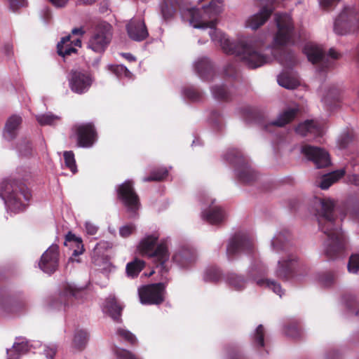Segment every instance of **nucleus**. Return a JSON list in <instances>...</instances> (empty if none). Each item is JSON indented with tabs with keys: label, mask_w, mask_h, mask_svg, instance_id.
Masks as SVG:
<instances>
[{
	"label": "nucleus",
	"mask_w": 359,
	"mask_h": 359,
	"mask_svg": "<svg viewBox=\"0 0 359 359\" xmlns=\"http://www.w3.org/2000/svg\"><path fill=\"white\" fill-rule=\"evenodd\" d=\"M118 196L128 210L135 212L140 207V202L137 195L134 191L133 182L126 180L121 184L118 189Z\"/></svg>",
	"instance_id": "14"
},
{
	"label": "nucleus",
	"mask_w": 359,
	"mask_h": 359,
	"mask_svg": "<svg viewBox=\"0 0 359 359\" xmlns=\"http://www.w3.org/2000/svg\"><path fill=\"white\" fill-rule=\"evenodd\" d=\"M7 358L6 359H20V355L16 351H13V347L11 348H8L6 350Z\"/></svg>",
	"instance_id": "57"
},
{
	"label": "nucleus",
	"mask_w": 359,
	"mask_h": 359,
	"mask_svg": "<svg viewBox=\"0 0 359 359\" xmlns=\"http://www.w3.org/2000/svg\"><path fill=\"white\" fill-rule=\"evenodd\" d=\"M262 6L260 11L248 18L245 26L252 29H257L263 25L274 10L273 4L275 0H258Z\"/></svg>",
	"instance_id": "12"
},
{
	"label": "nucleus",
	"mask_w": 359,
	"mask_h": 359,
	"mask_svg": "<svg viewBox=\"0 0 359 359\" xmlns=\"http://www.w3.org/2000/svg\"><path fill=\"white\" fill-rule=\"evenodd\" d=\"M226 76L231 77L234 76L236 74V70L233 65H229L224 69Z\"/></svg>",
	"instance_id": "56"
},
{
	"label": "nucleus",
	"mask_w": 359,
	"mask_h": 359,
	"mask_svg": "<svg viewBox=\"0 0 359 359\" xmlns=\"http://www.w3.org/2000/svg\"><path fill=\"white\" fill-rule=\"evenodd\" d=\"M226 159L236 164V173L238 180L243 183H250L257 178V174L248 163L243 159L242 154L237 150L232 149L226 154Z\"/></svg>",
	"instance_id": "8"
},
{
	"label": "nucleus",
	"mask_w": 359,
	"mask_h": 359,
	"mask_svg": "<svg viewBox=\"0 0 359 359\" xmlns=\"http://www.w3.org/2000/svg\"><path fill=\"white\" fill-rule=\"evenodd\" d=\"M277 81L280 86L287 89L295 88L299 85V81L286 72L279 74Z\"/></svg>",
	"instance_id": "35"
},
{
	"label": "nucleus",
	"mask_w": 359,
	"mask_h": 359,
	"mask_svg": "<svg viewBox=\"0 0 359 359\" xmlns=\"http://www.w3.org/2000/svg\"><path fill=\"white\" fill-rule=\"evenodd\" d=\"M184 95L189 99L196 101L200 99L201 93L194 88H188L184 90Z\"/></svg>",
	"instance_id": "50"
},
{
	"label": "nucleus",
	"mask_w": 359,
	"mask_h": 359,
	"mask_svg": "<svg viewBox=\"0 0 359 359\" xmlns=\"http://www.w3.org/2000/svg\"><path fill=\"white\" fill-rule=\"evenodd\" d=\"M44 353L48 359H53L56 353V348L54 346H46L44 349Z\"/></svg>",
	"instance_id": "54"
},
{
	"label": "nucleus",
	"mask_w": 359,
	"mask_h": 359,
	"mask_svg": "<svg viewBox=\"0 0 359 359\" xmlns=\"http://www.w3.org/2000/svg\"><path fill=\"white\" fill-rule=\"evenodd\" d=\"M86 231L88 234L93 236L96 234L98 226L91 222H86L85 223Z\"/></svg>",
	"instance_id": "51"
},
{
	"label": "nucleus",
	"mask_w": 359,
	"mask_h": 359,
	"mask_svg": "<svg viewBox=\"0 0 359 359\" xmlns=\"http://www.w3.org/2000/svg\"><path fill=\"white\" fill-rule=\"evenodd\" d=\"M13 351H16L20 355L29 351L28 344L22 339H18L13 345Z\"/></svg>",
	"instance_id": "44"
},
{
	"label": "nucleus",
	"mask_w": 359,
	"mask_h": 359,
	"mask_svg": "<svg viewBox=\"0 0 359 359\" xmlns=\"http://www.w3.org/2000/svg\"><path fill=\"white\" fill-rule=\"evenodd\" d=\"M50 2L55 6L58 8L64 7L69 0H50Z\"/></svg>",
	"instance_id": "61"
},
{
	"label": "nucleus",
	"mask_w": 359,
	"mask_h": 359,
	"mask_svg": "<svg viewBox=\"0 0 359 359\" xmlns=\"http://www.w3.org/2000/svg\"><path fill=\"white\" fill-rule=\"evenodd\" d=\"M161 11L162 16L165 20L170 19L175 13L173 6L168 1H165L161 5Z\"/></svg>",
	"instance_id": "43"
},
{
	"label": "nucleus",
	"mask_w": 359,
	"mask_h": 359,
	"mask_svg": "<svg viewBox=\"0 0 359 359\" xmlns=\"http://www.w3.org/2000/svg\"><path fill=\"white\" fill-rule=\"evenodd\" d=\"M21 122L22 118L20 116L13 115L11 116L6 123L4 137L8 140L13 139L17 134V130Z\"/></svg>",
	"instance_id": "30"
},
{
	"label": "nucleus",
	"mask_w": 359,
	"mask_h": 359,
	"mask_svg": "<svg viewBox=\"0 0 359 359\" xmlns=\"http://www.w3.org/2000/svg\"><path fill=\"white\" fill-rule=\"evenodd\" d=\"M248 280V278L245 279L243 276L236 273H229L225 276L226 283L236 291L243 290L247 286Z\"/></svg>",
	"instance_id": "29"
},
{
	"label": "nucleus",
	"mask_w": 359,
	"mask_h": 359,
	"mask_svg": "<svg viewBox=\"0 0 359 359\" xmlns=\"http://www.w3.org/2000/svg\"><path fill=\"white\" fill-rule=\"evenodd\" d=\"M59 248L57 245H51L41 256L39 267L44 273L52 274L59 266Z\"/></svg>",
	"instance_id": "13"
},
{
	"label": "nucleus",
	"mask_w": 359,
	"mask_h": 359,
	"mask_svg": "<svg viewBox=\"0 0 359 359\" xmlns=\"http://www.w3.org/2000/svg\"><path fill=\"white\" fill-rule=\"evenodd\" d=\"M0 197L8 211L18 213L25 209L32 194L23 183L5 180L0 185Z\"/></svg>",
	"instance_id": "4"
},
{
	"label": "nucleus",
	"mask_w": 359,
	"mask_h": 359,
	"mask_svg": "<svg viewBox=\"0 0 359 359\" xmlns=\"http://www.w3.org/2000/svg\"><path fill=\"white\" fill-rule=\"evenodd\" d=\"M229 359H243L240 355H238L237 353L229 354Z\"/></svg>",
	"instance_id": "64"
},
{
	"label": "nucleus",
	"mask_w": 359,
	"mask_h": 359,
	"mask_svg": "<svg viewBox=\"0 0 359 359\" xmlns=\"http://www.w3.org/2000/svg\"><path fill=\"white\" fill-rule=\"evenodd\" d=\"M158 238L159 234L157 232L145 235L140 241L138 250L142 255L152 257L156 262V271H153L150 274L158 273L162 280H168V248L165 241H161L156 245Z\"/></svg>",
	"instance_id": "3"
},
{
	"label": "nucleus",
	"mask_w": 359,
	"mask_h": 359,
	"mask_svg": "<svg viewBox=\"0 0 359 359\" xmlns=\"http://www.w3.org/2000/svg\"><path fill=\"white\" fill-rule=\"evenodd\" d=\"M348 182L359 187V175H351L348 177Z\"/></svg>",
	"instance_id": "60"
},
{
	"label": "nucleus",
	"mask_w": 359,
	"mask_h": 359,
	"mask_svg": "<svg viewBox=\"0 0 359 359\" xmlns=\"http://www.w3.org/2000/svg\"><path fill=\"white\" fill-rule=\"evenodd\" d=\"M69 86L71 90L76 94H83L91 87L94 78L83 70H72L68 76Z\"/></svg>",
	"instance_id": "10"
},
{
	"label": "nucleus",
	"mask_w": 359,
	"mask_h": 359,
	"mask_svg": "<svg viewBox=\"0 0 359 359\" xmlns=\"http://www.w3.org/2000/svg\"><path fill=\"white\" fill-rule=\"evenodd\" d=\"M112 38V27L107 22L97 23L88 41V47L95 53H103Z\"/></svg>",
	"instance_id": "6"
},
{
	"label": "nucleus",
	"mask_w": 359,
	"mask_h": 359,
	"mask_svg": "<svg viewBox=\"0 0 359 359\" xmlns=\"http://www.w3.org/2000/svg\"><path fill=\"white\" fill-rule=\"evenodd\" d=\"M266 273V266L260 261H255L248 268V278L255 281L258 286L271 290L281 297L284 294V290L280 284L276 280L264 278Z\"/></svg>",
	"instance_id": "5"
},
{
	"label": "nucleus",
	"mask_w": 359,
	"mask_h": 359,
	"mask_svg": "<svg viewBox=\"0 0 359 359\" xmlns=\"http://www.w3.org/2000/svg\"><path fill=\"white\" fill-rule=\"evenodd\" d=\"M319 281L325 287L330 286L334 281V276L331 273H323L320 276Z\"/></svg>",
	"instance_id": "49"
},
{
	"label": "nucleus",
	"mask_w": 359,
	"mask_h": 359,
	"mask_svg": "<svg viewBox=\"0 0 359 359\" xmlns=\"http://www.w3.org/2000/svg\"><path fill=\"white\" fill-rule=\"evenodd\" d=\"M334 30L339 35H344L359 30V13L352 9L344 10L335 20Z\"/></svg>",
	"instance_id": "7"
},
{
	"label": "nucleus",
	"mask_w": 359,
	"mask_h": 359,
	"mask_svg": "<svg viewBox=\"0 0 359 359\" xmlns=\"http://www.w3.org/2000/svg\"><path fill=\"white\" fill-rule=\"evenodd\" d=\"M347 267L350 273H358L359 271V255H353L350 257Z\"/></svg>",
	"instance_id": "46"
},
{
	"label": "nucleus",
	"mask_w": 359,
	"mask_h": 359,
	"mask_svg": "<svg viewBox=\"0 0 359 359\" xmlns=\"http://www.w3.org/2000/svg\"><path fill=\"white\" fill-rule=\"evenodd\" d=\"M168 171L165 168H161L158 171H154L152 172L151 176L147 177H144L143 181L144 182H149V181H160L165 178L168 175Z\"/></svg>",
	"instance_id": "42"
},
{
	"label": "nucleus",
	"mask_w": 359,
	"mask_h": 359,
	"mask_svg": "<svg viewBox=\"0 0 359 359\" xmlns=\"http://www.w3.org/2000/svg\"><path fill=\"white\" fill-rule=\"evenodd\" d=\"M327 56L332 60H336L339 57V54L334 49H330Z\"/></svg>",
	"instance_id": "62"
},
{
	"label": "nucleus",
	"mask_w": 359,
	"mask_h": 359,
	"mask_svg": "<svg viewBox=\"0 0 359 359\" xmlns=\"http://www.w3.org/2000/svg\"><path fill=\"white\" fill-rule=\"evenodd\" d=\"M84 291L81 288L77 287L73 283H65L62 285L60 300L63 302L60 306L54 305L58 309H64L65 310L69 306V302H72V299H79L83 297Z\"/></svg>",
	"instance_id": "18"
},
{
	"label": "nucleus",
	"mask_w": 359,
	"mask_h": 359,
	"mask_svg": "<svg viewBox=\"0 0 359 359\" xmlns=\"http://www.w3.org/2000/svg\"><path fill=\"white\" fill-rule=\"evenodd\" d=\"M165 284L163 283L144 285L138 289L142 304H160L164 301Z\"/></svg>",
	"instance_id": "9"
},
{
	"label": "nucleus",
	"mask_w": 359,
	"mask_h": 359,
	"mask_svg": "<svg viewBox=\"0 0 359 359\" xmlns=\"http://www.w3.org/2000/svg\"><path fill=\"white\" fill-rule=\"evenodd\" d=\"M286 241L285 233L282 232L276 233L271 242V250L276 253L285 251L286 250Z\"/></svg>",
	"instance_id": "34"
},
{
	"label": "nucleus",
	"mask_w": 359,
	"mask_h": 359,
	"mask_svg": "<svg viewBox=\"0 0 359 359\" xmlns=\"http://www.w3.org/2000/svg\"><path fill=\"white\" fill-rule=\"evenodd\" d=\"M108 69L111 71L118 77H126L128 79L132 78V73L123 65H108Z\"/></svg>",
	"instance_id": "39"
},
{
	"label": "nucleus",
	"mask_w": 359,
	"mask_h": 359,
	"mask_svg": "<svg viewBox=\"0 0 359 359\" xmlns=\"http://www.w3.org/2000/svg\"><path fill=\"white\" fill-rule=\"evenodd\" d=\"M346 173L345 169L337 170L322 176L318 182V186L321 189H327L334 183L337 182Z\"/></svg>",
	"instance_id": "27"
},
{
	"label": "nucleus",
	"mask_w": 359,
	"mask_h": 359,
	"mask_svg": "<svg viewBox=\"0 0 359 359\" xmlns=\"http://www.w3.org/2000/svg\"><path fill=\"white\" fill-rule=\"evenodd\" d=\"M122 309L123 306L112 296L107 298L102 305L103 312L116 321H118L120 319Z\"/></svg>",
	"instance_id": "25"
},
{
	"label": "nucleus",
	"mask_w": 359,
	"mask_h": 359,
	"mask_svg": "<svg viewBox=\"0 0 359 359\" xmlns=\"http://www.w3.org/2000/svg\"><path fill=\"white\" fill-rule=\"evenodd\" d=\"M223 11V4L220 0L212 1L208 6H203L201 9L188 8L182 12L184 21L196 29L210 28L209 36L215 45L219 46L226 54L236 55L249 68L256 69L273 59H278L285 67H289L296 62L294 55L289 53L283 56L277 55L287 45L294 44L293 27L291 18L285 13H276L275 21L278 31L273 38V45L267 48L271 54L263 53L260 49L263 42L255 39H249L234 41L220 29H216L217 16Z\"/></svg>",
	"instance_id": "1"
},
{
	"label": "nucleus",
	"mask_w": 359,
	"mask_h": 359,
	"mask_svg": "<svg viewBox=\"0 0 359 359\" xmlns=\"http://www.w3.org/2000/svg\"><path fill=\"white\" fill-rule=\"evenodd\" d=\"M264 331L262 325H259L255 330L253 337L254 343L257 346L262 347L264 345Z\"/></svg>",
	"instance_id": "45"
},
{
	"label": "nucleus",
	"mask_w": 359,
	"mask_h": 359,
	"mask_svg": "<svg viewBox=\"0 0 359 359\" xmlns=\"http://www.w3.org/2000/svg\"><path fill=\"white\" fill-rule=\"evenodd\" d=\"M195 255L188 249H182L175 252L173 262L181 269H188L194 263Z\"/></svg>",
	"instance_id": "24"
},
{
	"label": "nucleus",
	"mask_w": 359,
	"mask_h": 359,
	"mask_svg": "<svg viewBox=\"0 0 359 359\" xmlns=\"http://www.w3.org/2000/svg\"><path fill=\"white\" fill-rule=\"evenodd\" d=\"M4 53L8 57H11L13 54V46L11 43H6L3 48Z\"/></svg>",
	"instance_id": "55"
},
{
	"label": "nucleus",
	"mask_w": 359,
	"mask_h": 359,
	"mask_svg": "<svg viewBox=\"0 0 359 359\" xmlns=\"http://www.w3.org/2000/svg\"><path fill=\"white\" fill-rule=\"evenodd\" d=\"M296 133L302 136H320L323 130L320 123L313 120H307L299 123L295 129Z\"/></svg>",
	"instance_id": "23"
},
{
	"label": "nucleus",
	"mask_w": 359,
	"mask_h": 359,
	"mask_svg": "<svg viewBox=\"0 0 359 359\" xmlns=\"http://www.w3.org/2000/svg\"><path fill=\"white\" fill-rule=\"evenodd\" d=\"M221 278V273L217 268H208L203 273V280L205 282L215 283Z\"/></svg>",
	"instance_id": "38"
},
{
	"label": "nucleus",
	"mask_w": 359,
	"mask_h": 359,
	"mask_svg": "<svg viewBox=\"0 0 359 359\" xmlns=\"http://www.w3.org/2000/svg\"><path fill=\"white\" fill-rule=\"evenodd\" d=\"M339 0H319V3L321 7L327 8L330 6L334 5Z\"/></svg>",
	"instance_id": "58"
},
{
	"label": "nucleus",
	"mask_w": 359,
	"mask_h": 359,
	"mask_svg": "<svg viewBox=\"0 0 359 359\" xmlns=\"http://www.w3.org/2000/svg\"><path fill=\"white\" fill-rule=\"evenodd\" d=\"M285 333L287 335L291 337H297L299 336V332L295 326H291L285 330Z\"/></svg>",
	"instance_id": "59"
},
{
	"label": "nucleus",
	"mask_w": 359,
	"mask_h": 359,
	"mask_svg": "<svg viewBox=\"0 0 359 359\" xmlns=\"http://www.w3.org/2000/svg\"><path fill=\"white\" fill-rule=\"evenodd\" d=\"M122 55L128 61H135V57L130 53H123Z\"/></svg>",
	"instance_id": "63"
},
{
	"label": "nucleus",
	"mask_w": 359,
	"mask_h": 359,
	"mask_svg": "<svg viewBox=\"0 0 359 359\" xmlns=\"http://www.w3.org/2000/svg\"><path fill=\"white\" fill-rule=\"evenodd\" d=\"M135 230L136 226L134 224H127L119 228V234L123 238H127L132 235L135 231Z\"/></svg>",
	"instance_id": "48"
},
{
	"label": "nucleus",
	"mask_w": 359,
	"mask_h": 359,
	"mask_svg": "<svg viewBox=\"0 0 359 359\" xmlns=\"http://www.w3.org/2000/svg\"><path fill=\"white\" fill-rule=\"evenodd\" d=\"M194 67L200 78L208 80L212 77L213 65L207 57L197 58L194 62Z\"/></svg>",
	"instance_id": "22"
},
{
	"label": "nucleus",
	"mask_w": 359,
	"mask_h": 359,
	"mask_svg": "<svg viewBox=\"0 0 359 359\" xmlns=\"http://www.w3.org/2000/svg\"><path fill=\"white\" fill-rule=\"evenodd\" d=\"M116 334H117V335H118L119 337L126 339V341H128V342H130L132 344H135L137 341V339H136L135 336L133 334H132L130 332H129L128 330H126L125 329H123V328L118 329L116 331Z\"/></svg>",
	"instance_id": "47"
},
{
	"label": "nucleus",
	"mask_w": 359,
	"mask_h": 359,
	"mask_svg": "<svg viewBox=\"0 0 359 359\" xmlns=\"http://www.w3.org/2000/svg\"><path fill=\"white\" fill-rule=\"evenodd\" d=\"M32 147L28 142H23L18 146V151L21 155H27L30 153Z\"/></svg>",
	"instance_id": "52"
},
{
	"label": "nucleus",
	"mask_w": 359,
	"mask_h": 359,
	"mask_svg": "<svg viewBox=\"0 0 359 359\" xmlns=\"http://www.w3.org/2000/svg\"><path fill=\"white\" fill-rule=\"evenodd\" d=\"M38 123L41 126H50L60 120V116L48 112L44 114H39L36 116Z\"/></svg>",
	"instance_id": "37"
},
{
	"label": "nucleus",
	"mask_w": 359,
	"mask_h": 359,
	"mask_svg": "<svg viewBox=\"0 0 359 359\" xmlns=\"http://www.w3.org/2000/svg\"><path fill=\"white\" fill-rule=\"evenodd\" d=\"M211 92L212 95L220 100H225L228 98L229 92L226 88L223 86H215L211 87Z\"/></svg>",
	"instance_id": "41"
},
{
	"label": "nucleus",
	"mask_w": 359,
	"mask_h": 359,
	"mask_svg": "<svg viewBox=\"0 0 359 359\" xmlns=\"http://www.w3.org/2000/svg\"><path fill=\"white\" fill-rule=\"evenodd\" d=\"M214 203L215 200L208 198L202 210L203 218L212 224L221 222L225 217V212L222 208Z\"/></svg>",
	"instance_id": "17"
},
{
	"label": "nucleus",
	"mask_w": 359,
	"mask_h": 359,
	"mask_svg": "<svg viewBox=\"0 0 359 359\" xmlns=\"http://www.w3.org/2000/svg\"><path fill=\"white\" fill-rule=\"evenodd\" d=\"M73 134L81 147H90L96 141V133L91 123L76 125L73 128Z\"/></svg>",
	"instance_id": "15"
},
{
	"label": "nucleus",
	"mask_w": 359,
	"mask_h": 359,
	"mask_svg": "<svg viewBox=\"0 0 359 359\" xmlns=\"http://www.w3.org/2000/svg\"><path fill=\"white\" fill-rule=\"evenodd\" d=\"M304 52L306 55L308 60L312 63L321 62L325 67L331 65V62L327 63L326 56L324 55L322 49L316 44L308 43L304 48Z\"/></svg>",
	"instance_id": "21"
},
{
	"label": "nucleus",
	"mask_w": 359,
	"mask_h": 359,
	"mask_svg": "<svg viewBox=\"0 0 359 359\" xmlns=\"http://www.w3.org/2000/svg\"><path fill=\"white\" fill-rule=\"evenodd\" d=\"M24 306L23 302L11 297H4L0 299V311L4 313H18Z\"/></svg>",
	"instance_id": "26"
},
{
	"label": "nucleus",
	"mask_w": 359,
	"mask_h": 359,
	"mask_svg": "<svg viewBox=\"0 0 359 359\" xmlns=\"http://www.w3.org/2000/svg\"><path fill=\"white\" fill-rule=\"evenodd\" d=\"M302 153L310 161H312L318 168L326 167L330 164L329 154L319 147L304 145Z\"/></svg>",
	"instance_id": "16"
},
{
	"label": "nucleus",
	"mask_w": 359,
	"mask_h": 359,
	"mask_svg": "<svg viewBox=\"0 0 359 359\" xmlns=\"http://www.w3.org/2000/svg\"><path fill=\"white\" fill-rule=\"evenodd\" d=\"M57 48L58 54L62 57L69 55L72 53L76 52V48L72 46L70 35L62 37L61 41L58 42Z\"/></svg>",
	"instance_id": "31"
},
{
	"label": "nucleus",
	"mask_w": 359,
	"mask_h": 359,
	"mask_svg": "<svg viewBox=\"0 0 359 359\" xmlns=\"http://www.w3.org/2000/svg\"><path fill=\"white\" fill-rule=\"evenodd\" d=\"M297 261V257L292 255H289L286 259L278 260L274 271L275 275L283 280H289L292 277L299 280L297 276L294 274V266Z\"/></svg>",
	"instance_id": "19"
},
{
	"label": "nucleus",
	"mask_w": 359,
	"mask_h": 359,
	"mask_svg": "<svg viewBox=\"0 0 359 359\" xmlns=\"http://www.w3.org/2000/svg\"><path fill=\"white\" fill-rule=\"evenodd\" d=\"M254 243L252 238L245 233H238L230 239L226 248V255L229 259L240 252L250 253L252 252Z\"/></svg>",
	"instance_id": "11"
},
{
	"label": "nucleus",
	"mask_w": 359,
	"mask_h": 359,
	"mask_svg": "<svg viewBox=\"0 0 359 359\" xmlns=\"http://www.w3.org/2000/svg\"><path fill=\"white\" fill-rule=\"evenodd\" d=\"M130 39L135 41H142L149 36V32L142 19H131L126 25Z\"/></svg>",
	"instance_id": "20"
},
{
	"label": "nucleus",
	"mask_w": 359,
	"mask_h": 359,
	"mask_svg": "<svg viewBox=\"0 0 359 359\" xmlns=\"http://www.w3.org/2000/svg\"><path fill=\"white\" fill-rule=\"evenodd\" d=\"M299 111V109L297 105L287 107L279 114L276 120L271 123V125L279 127L283 126L292 121L296 117Z\"/></svg>",
	"instance_id": "28"
},
{
	"label": "nucleus",
	"mask_w": 359,
	"mask_h": 359,
	"mask_svg": "<svg viewBox=\"0 0 359 359\" xmlns=\"http://www.w3.org/2000/svg\"><path fill=\"white\" fill-rule=\"evenodd\" d=\"M11 8L15 11L20 7L26 5V0H8Z\"/></svg>",
	"instance_id": "53"
},
{
	"label": "nucleus",
	"mask_w": 359,
	"mask_h": 359,
	"mask_svg": "<svg viewBox=\"0 0 359 359\" xmlns=\"http://www.w3.org/2000/svg\"><path fill=\"white\" fill-rule=\"evenodd\" d=\"M88 339V332L84 330H76L74 334L72 348L81 351L86 346Z\"/></svg>",
	"instance_id": "33"
},
{
	"label": "nucleus",
	"mask_w": 359,
	"mask_h": 359,
	"mask_svg": "<svg viewBox=\"0 0 359 359\" xmlns=\"http://www.w3.org/2000/svg\"><path fill=\"white\" fill-rule=\"evenodd\" d=\"M64 159L66 166L73 172L76 173L77 172V168L76 165V161L74 158V154L72 151H65L64 152Z\"/></svg>",
	"instance_id": "40"
},
{
	"label": "nucleus",
	"mask_w": 359,
	"mask_h": 359,
	"mask_svg": "<svg viewBox=\"0 0 359 359\" xmlns=\"http://www.w3.org/2000/svg\"><path fill=\"white\" fill-rule=\"evenodd\" d=\"M65 245L75 246L76 249L73 251V256L81 255L83 252V245L81 238L77 237L75 234L69 232L65 238Z\"/></svg>",
	"instance_id": "32"
},
{
	"label": "nucleus",
	"mask_w": 359,
	"mask_h": 359,
	"mask_svg": "<svg viewBox=\"0 0 359 359\" xmlns=\"http://www.w3.org/2000/svg\"><path fill=\"white\" fill-rule=\"evenodd\" d=\"M144 264V262L139 259H135L134 261L128 263L126 265L128 276L131 278L136 277L143 269Z\"/></svg>",
	"instance_id": "36"
},
{
	"label": "nucleus",
	"mask_w": 359,
	"mask_h": 359,
	"mask_svg": "<svg viewBox=\"0 0 359 359\" xmlns=\"http://www.w3.org/2000/svg\"><path fill=\"white\" fill-rule=\"evenodd\" d=\"M335 206L336 201L331 198H316L314 200L319 228L327 236L323 244L324 252L330 259L340 257L349 247L347 235L336 222Z\"/></svg>",
	"instance_id": "2"
}]
</instances>
